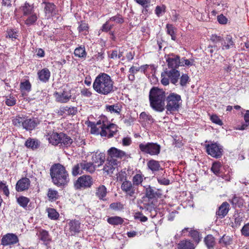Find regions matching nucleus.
Masks as SVG:
<instances>
[{
    "label": "nucleus",
    "instance_id": "obj_1",
    "mask_svg": "<svg viewBox=\"0 0 249 249\" xmlns=\"http://www.w3.org/2000/svg\"><path fill=\"white\" fill-rule=\"evenodd\" d=\"M92 87L97 93L107 95L114 91V82L110 75L105 72L99 73L94 79Z\"/></svg>",
    "mask_w": 249,
    "mask_h": 249
},
{
    "label": "nucleus",
    "instance_id": "obj_2",
    "mask_svg": "<svg viewBox=\"0 0 249 249\" xmlns=\"http://www.w3.org/2000/svg\"><path fill=\"white\" fill-rule=\"evenodd\" d=\"M117 131L116 125L109 123L105 117L91 125V133L95 135H100L102 137L110 138L113 137Z\"/></svg>",
    "mask_w": 249,
    "mask_h": 249
},
{
    "label": "nucleus",
    "instance_id": "obj_3",
    "mask_svg": "<svg viewBox=\"0 0 249 249\" xmlns=\"http://www.w3.org/2000/svg\"><path fill=\"white\" fill-rule=\"evenodd\" d=\"M50 176L53 183L58 187L65 186L70 181L65 167L60 163H55L50 168Z\"/></svg>",
    "mask_w": 249,
    "mask_h": 249
},
{
    "label": "nucleus",
    "instance_id": "obj_4",
    "mask_svg": "<svg viewBox=\"0 0 249 249\" xmlns=\"http://www.w3.org/2000/svg\"><path fill=\"white\" fill-rule=\"evenodd\" d=\"M149 97L150 106L153 109L160 112L163 111L166 98L165 91L153 87L150 90Z\"/></svg>",
    "mask_w": 249,
    "mask_h": 249
},
{
    "label": "nucleus",
    "instance_id": "obj_5",
    "mask_svg": "<svg viewBox=\"0 0 249 249\" xmlns=\"http://www.w3.org/2000/svg\"><path fill=\"white\" fill-rule=\"evenodd\" d=\"M166 105L165 108L167 114H173L178 111L182 105V100L180 95L172 92L166 98Z\"/></svg>",
    "mask_w": 249,
    "mask_h": 249
},
{
    "label": "nucleus",
    "instance_id": "obj_6",
    "mask_svg": "<svg viewBox=\"0 0 249 249\" xmlns=\"http://www.w3.org/2000/svg\"><path fill=\"white\" fill-rule=\"evenodd\" d=\"M96 169V165H94L91 162L82 160L74 165L72 169V175L76 176L78 175L85 173H93Z\"/></svg>",
    "mask_w": 249,
    "mask_h": 249
},
{
    "label": "nucleus",
    "instance_id": "obj_7",
    "mask_svg": "<svg viewBox=\"0 0 249 249\" xmlns=\"http://www.w3.org/2000/svg\"><path fill=\"white\" fill-rule=\"evenodd\" d=\"M139 148L142 152L151 156L158 155L160 151V146L154 142L140 143Z\"/></svg>",
    "mask_w": 249,
    "mask_h": 249
},
{
    "label": "nucleus",
    "instance_id": "obj_8",
    "mask_svg": "<svg viewBox=\"0 0 249 249\" xmlns=\"http://www.w3.org/2000/svg\"><path fill=\"white\" fill-rule=\"evenodd\" d=\"M205 147L208 154L213 158L218 159L223 155V146L217 142H211L206 144Z\"/></svg>",
    "mask_w": 249,
    "mask_h": 249
},
{
    "label": "nucleus",
    "instance_id": "obj_9",
    "mask_svg": "<svg viewBox=\"0 0 249 249\" xmlns=\"http://www.w3.org/2000/svg\"><path fill=\"white\" fill-rule=\"evenodd\" d=\"M53 125V124L50 123L47 126L46 129V135L47 139L48 140L50 143L53 145H57L59 144L60 138H62L61 134L63 133L60 132L58 133L55 132L54 129H52V127Z\"/></svg>",
    "mask_w": 249,
    "mask_h": 249
},
{
    "label": "nucleus",
    "instance_id": "obj_10",
    "mask_svg": "<svg viewBox=\"0 0 249 249\" xmlns=\"http://www.w3.org/2000/svg\"><path fill=\"white\" fill-rule=\"evenodd\" d=\"M121 190L129 197L136 198L138 188L125 178L121 185Z\"/></svg>",
    "mask_w": 249,
    "mask_h": 249
},
{
    "label": "nucleus",
    "instance_id": "obj_11",
    "mask_svg": "<svg viewBox=\"0 0 249 249\" xmlns=\"http://www.w3.org/2000/svg\"><path fill=\"white\" fill-rule=\"evenodd\" d=\"M107 155L110 159L117 158L125 160L131 158L130 154L114 147H112L107 150Z\"/></svg>",
    "mask_w": 249,
    "mask_h": 249
},
{
    "label": "nucleus",
    "instance_id": "obj_12",
    "mask_svg": "<svg viewBox=\"0 0 249 249\" xmlns=\"http://www.w3.org/2000/svg\"><path fill=\"white\" fill-rule=\"evenodd\" d=\"M81 223L78 220H71L68 222L66 226L65 231L69 236L74 235L80 231Z\"/></svg>",
    "mask_w": 249,
    "mask_h": 249
},
{
    "label": "nucleus",
    "instance_id": "obj_13",
    "mask_svg": "<svg viewBox=\"0 0 249 249\" xmlns=\"http://www.w3.org/2000/svg\"><path fill=\"white\" fill-rule=\"evenodd\" d=\"M93 184V179L90 176L83 175L79 177L75 183V187L77 189L90 187Z\"/></svg>",
    "mask_w": 249,
    "mask_h": 249
},
{
    "label": "nucleus",
    "instance_id": "obj_14",
    "mask_svg": "<svg viewBox=\"0 0 249 249\" xmlns=\"http://www.w3.org/2000/svg\"><path fill=\"white\" fill-rule=\"evenodd\" d=\"M165 58L169 69H177L180 66L181 59L179 56L174 53H170L165 55Z\"/></svg>",
    "mask_w": 249,
    "mask_h": 249
},
{
    "label": "nucleus",
    "instance_id": "obj_15",
    "mask_svg": "<svg viewBox=\"0 0 249 249\" xmlns=\"http://www.w3.org/2000/svg\"><path fill=\"white\" fill-rule=\"evenodd\" d=\"M18 241L19 239L17 235L14 233H8L2 236L1 239V245L11 248L12 246L17 244Z\"/></svg>",
    "mask_w": 249,
    "mask_h": 249
},
{
    "label": "nucleus",
    "instance_id": "obj_16",
    "mask_svg": "<svg viewBox=\"0 0 249 249\" xmlns=\"http://www.w3.org/2000/svg\"><path fill=\"white\" fill-rule=\"evenodd\" d=\"M54 96L56 101L61 103H67L71 97V91L66 89L60 92H55Z\"/></svg>",
    "mask_w": 249,
    "mask_h": 249
},
{
    "label": "nucleus",
    "instance_id": "obj_17",
    "mask_svg": "<svg viewBox=\"0 0 249 249\" xmlns=\"http://www.w3.org/2000/svg\"><path fill=\"white\" fill-rule=\"evenodd\" d=\"M42 4L44 5V11L47 18H51L56 14V7L53 3L44 1Z\"/></svg>",
    "mask_w": 249,
    "mask_h": 249
},
{
    "label": "nucleus",
    "instance_id": "obj_18",
    "mask_svg": "<svg viewBox=\"0 0 249 249\" xmlns=\"http://www.w3.org/2000/svg\"><path fill=\"white\" fill-rule=\"evenodd\" d=\"M31 181L27 178H23L18 181L16 185L17 192H22L28 190L30 186Z\"/></svg>",
    "mask_w": 249,
    "mask_h": 249
},
{
    "label": "nucleus",
    "instance_id": "obj_19",
    "mask_svg": "<svg viewBox=\"0 0 249 249\" xmlns=\"http://www.w3.org/2000/svg\"><path fill=\"white\" fill-rule=\"evenodd\" d=\"M119 163V161L116 159L108 160V161L104 166L103 170L107 173V175H110L113 173Z\"/></svg>",
    "mask_w": 249,
    "mask_h": 249
},
{
    "label": "nucleus",
    "instance_id": "obj_20",
    "mask_svg": "<svg viewBox=\"0 0 249 249\" xmlns=\"http://www.w3.org/2000/svg\"><path fill=\"white\" fill-rule=\"evenodd\" d=\"M234 42L232 40V36L231 35H227L224 37H223L221 43V46L223 50H229L234 47Z\"/></svg>",
    "mask_w": 249,
    "mask_h": 249
},
{
    "label": "nucleus",
    "instance_id": "obj_21",
    "mask_svg": "<svg viewBox=\"0 0 249 249\" xmlns=\"http://www.w3.org/2000/svg\"><path fill=\"white\" fill-rule=\"evenodd\" d=\"M107 193V189L104 185H100L96 188L95 196L100 200L106 201L107 200L106 198Z\"/></svg>",
    "mask_w": 249,
    "mask_h": 249
},
{
    "label": "nucleus",
    "instance_id": "obj_22",
    "mask_svg": "<svg viewBox=\"0 0 249 249\" xmlns=\"http://www.w3.org/2000/svg\"><path fill=\"white\" fill-rule=\"evenodd\" d=\"M77 112V108L74 107L63 106L59 108L58 113L60 115H74Z\"/></svg>",
    "mask_w": 249,
    "mask_h": 249
},
{
    "label": "nucleus",
    "instance_id": "obj_23",
    "mask_svg": "<svg viewBox=\"0 0 249 249\" xmlns=\"http://www.w3.org/2000/svg\"><path fill=\"white\" fill-rule=\"evenodd\" d=\"M37 75L39 81L43 83H47L50 79L51 72L48 68H44L38 71Z\"/></svg>",
    "mask_w": 249,
    "mask_h": 249
},
{
    "label": "nucleus",
    "instance_id": "obj_24",
    "mask_svg": "<svg viewBox=\"0 0 249 249\" xmlns=\"http://www.w3.org/2000/svg\"><path fill=\"white\" fill-rule=\"evenodd\" d=\"M168 77H169L172 84L177 85L178 83L179 77L180 76V72L175 69L166 70Z\"/></svg>",
    "mask_w": 249,
    "mask_h": 249
},
{
    "label": "nucleus",
    "instance_id": "obj_25",
    "mask_svg": "<svg viewBox=\"0 0 249 249\" xmlns=\"http://www.w3.org/2000/svg\"><path fill=\"white\" fill-rule=\"evenodd\" d=\"M105 160V154L104 153L97 151L93 154L92 157V163L97 164L96 166H99L103 164Z\"/></svg>",
    "mask_w": 249,
    "mask_h": 249
},
{
    "label": "nucleus",
    "instance_id": "obj_26",
    "mask_svg": "<svg viewBox=\"0 0 249 249\" xmlns=\"http://www.w3.org/2000/svg\"><path fill=\"white\" fill-rule=\"evenodd\" d=\"M145 196L149 199H154L160 197L161 194L156 191L150 185L144 186Z\"/></svg>",
    "mask_w": 249,
    "mask_h": 249
},
{
    "label": "nucleus",
    "instance_id": "obj_27",
    "mask_svg": "<svg viewBox=\"0 0 249 249\" xmlns=\"http://www.w3.org/2000/svg\"><path fill=\"white\" fill-rule=\"evenodd\" d=\"M24 120L22 127L26 130H32L37 125V122L34 118H28L25 117Z\"/></svg>",
    "mask_w": 249,
    "mask_h": 249
},
{
    "label": "nucleus",
    "instance_id": "obj_28",
    "mask_svg": "<svg viewBox=\"0 0 249 249\" xmlns=\"http://www.w3.org/2000/svg\"><path fill=\"white\" fill-rule=\"evenodd\" d=\"M39 239L44 242V244L47 246L50 244L51 238L49 235V232L44 230L41 229L37 233Z\"/></svg>",
    "mask_w": 249,
    "mask_h": 249
},
{
    "label": "nucleus",
    "instance_id": "obj_29",
    "mask_svg": "<svg viewBox=\"0 0 249 249\" xmlns=\"http://www.w3.org/2000/svg\"><path fill=\"white\" fill-rule=\"evenodd\" d=\"M229 210V204L227 202H224L216 211V215L219 218H222L228 213Z\"/></svg>",
    "mask_w": 249,
    "mask_h": 249
},
{
    "label": "nucleus",
    "instance_id": "obj_30",
    "mask_svg": "<svg viewBox=\"0 0 249 249\" xmlns=\"http://www.w3.org/2000/svg\"><path fill=\"white\" fill-rule=\"evenodd\" d=\"M40 144V142L36 139L29 138L25 142V145L28 148L32 150L37 149Z\"/></svg>",
    "mask_w": 249,
    "mask_h": 249
},
{
    "label": "nucleus",
    "instance_id": "obj_31",
    "mask_svg": "<svg viewBox=\"0 0 249 249\" xmlns=\"http://www.w3.org/2000/svg\"><path fill=\"white\" fill-rule=\"evenodd\" d=\"M106 110L111 113H116L117 115L120 114L122 110V106L120 104H116L112 105H107Z\"/></svg>",
    "mask_w": 249,
    "mask_h": 249
},
{
    "label": "nucleus",
    "instance_id": "obj_32",
    "mask_svg": "<svg viewBox=\"0 0 249 249\" xmlns=\"http://www.w3.org/2000/svg\"><path fill=\"white\" fill-rule=\"evenodd\" d=\"M195 248L194 244L188 240L181 241L178 245V249H195Z\"/></svg>",
    "mask_w": 249,
    "mask_h": 249
},
{
    "label": "nucleus",
    "instance_id": "obj_33",
    "mask_svg": "<svg viewBox=\"0 0 249 249\" xmlns=\"http://www.w3.org/2000/svg\"><path fill=\"white\" fill-rule=\"evenodd\" d=\"M147 165L148 168L153 172H157L160 169H162L159 162L154 160H151L148 161L147 162Z\"/></svg>",
    "mask_w": 249,
    "mask_h": 249
},
{
    "label": "nucleus",
    "instance_id": "obj_34",
    "mask_svg": "<svg viewBox=\"0 0 249 249\" xmlns=\"http://www.w3.org/2000/svg\"><path fill=\"white\" fill-rule=\"evenodd\" d=\"M62 138H60L59 144L64 147L70 146L73 142V140L65 133L61 134Z\"/></svg>",
    "mask_w": 249,
    "mask_h": 249
},
{
    "label": "nucleus",
    "instance_id": "obj_35",
    "mask_svg": "<svg viewBox=\"0 0 249 249\" xmlns=\"http://www.w3.org/2000/svg\"><path fill=\"white\" fill-rule=\"evenodd\" d=\"M23 15L26 16L35 13L34 8L32 5L30 4L28 2H26L24 5L21 7Z\"/></svg>",
    "mask_w": 249,
    "mask_h": 249
},
{
    "label": "nucleus",
    "instance_id": "obj_36",
    "mask_svg": "<svg viewBox=\"0 0 249 249\" xmlns=\"http://www.w3.org/2000/svg\"><path fill=\"white\" fill-rule=\"evenodd\" d=\"M144 178V176L142 173H137L133 177L132 183L138 188L139 186L142 185Z\"/></svg>",
    "mask_w": 249,
    "mask_h": 249
},
{
    "label": "nucleus",
    "instance_id": "obj_37",
    "mask_svg": "<svg viewBox=\"0 0 249 249\" xmlns=\"http://www.w3.org/2000/svg\"><path fill=\"white\" fill-rule=\"evenodd\" d=\"M204 242L208 249H213L215 245V238L211 234H209L205 237Z\"/></svg>",
    "mask_w": 249,
    "mask_h": 249
},
{
    "label": "nucleus",
    "instance_id": "obj_38",
    "mask_svg": "<svg viewBox=\"0 0 249 249\" xmlns=\"http://www.w3.org/2000/svg\"><path fill=\"white\" fill-rule=\"evenodd\" d=\"M166 29L167 34L171 36V39L175 41L177 38L176 34L177 28L172 24H167Z\"/></svg>",
    "mask_w": 249,
    "mask_h": 249
},
{
    "label": "nucleus",
    "instance_id": "obj_39",
    "mask_svg": "<svg viewBox=\"0 0 249 249\" xmlns=\"http://www.w3.org/2000/svg\"><path fill=\"white\" fill-rule=\"evenodd\" d=\"M26 17H27V18L25 20V23L27 26L34 24L38 18V16L36 13L26 16Z\"/></svg>",
    "mask_w": 249,
    "mask_h": 249
},
{
    "label": "nucleus",
    "instance_id": "obj_40",
    "mask_svg": "<svg viewBox=\"0 0 249 249\" xmlns=\"http://www.w3.org/2000/svg\"><path fill=\"white\" fill-rule=\"evenodd\" d=\"M74 55L79 58H85L87 56V53L84 46H80L76 48L74 52Z\"/></svg>",
    "mask_w": 249,
    "mask_h": 249
},
{
    "label": "nucleus",
    "instance_id": "obj_41",
    "mask_svg": "<svg viewBox=\"0 0 249 249\" xmlns=\"http://www.w3.org/2000/svg\"><path fill=\"white\" fill-rule=\"evenodd\" d=\"M17 198V202L18 204L23 209H26L30 200L28 197L24 196H20Z\"/></svg>",
    "mask_w": 249,
    "mask_h": 249
},
{
    "label": "nucleus",
    "instance_id": "obj_42",
    "mask_svg": "<svg viewBox=\"0 0 249 249\" xmlns=\"http://www.w3.org/2000/svg\"><path fill=\"white\" fill-rule=\"evenodd\" d=\"M107 221L109 224L116 226L122 224L124 221L122 217L115 216L108 218Z\"/></svg>",
    "mask_w": 249,
    "mask_h": 249
},
{
    "label": "nucleus",
    "instance_id": "obj_43",
    "mask_svg": "<svg viewBox=\"0 0 249 249\" xmlns=\"http://www.w3.org/2000/svg\"><path fill=\"white\" fill-rule=\"evenodd\" d=\"M230 202L231 203L232 206L234 208L241 207L243 205V199L239 196H237L235 195L230 200Z\"/></svg>",
    "mask_w": 249,
    "mask_h": 249
},
{
    "label": "nucleus",
    "instance_id": "obj_44",
    "mask_svg": "<svg viewBox=\"0 0 249 249\" xmlns=\"http://www.w3.org/2000/svg\"><path fill=\"white\" fill-rule=\"evenodd\" d=\"M48 216L49 218L52 220H57L59 216V213L53 208H48L46 209Z\"/></svg>",
    "mask_w": 249,
    "mask_h": 249
},
{
    "label": "nucleus",
    "instance_id": "obj_45",
    "mask_svg": "<svg viewBox=\"0 0 249 249\" xmlns=\"http://www.w3.org/2000/svg\"><path fill=\"white\" fill-rule=\"evenodd\" d=\"M195 65V61L194 59H186L185 57L181 59L180 66L190 67Z\"/></svg>",
    "mask_w": 249,
    "mask_h": 249
},
{
    "label": "nucleus",
    "instance_id": "obj_46",
    "mask_svg": "<svg viewBox=\"0 0 249 249\" xmlns=\"http://www.w3.org/2000/svg\"><path fill=\"white\" fill-rule=\"evenodd\" d=\"M109 208L114 211H120L124 209V205L120 202H114L110 204Z\"/></svg>",
    "mask_w": 249,
    "mask_h": 249
},
{
    "label": "nucleus",
    "instance_id": "obj_47",
    "mask_svg": "<svg viewBox=\"0 0 249 249\" xmlns=\"http://www.w3.org/2000/svg\"><path fill=\"white\" fill-rule=\"evenodd\" d=\"M25 117L16 116L13 120V124L17 127H22Z\"/></svg>",
    "mask_w": 249,
    "mask_h": 249
},
{
    "label": "nucleus",
    "instance_id": "obj_48",
    "mask_svg": "<svg viewBox=\"0 0 249 249\" xmlns=\"http://www.w3.org/2000/svg\"><path fill=\"white\" fill-rule=\"evenodd\" d=\"M48 197L50 200H55L58 198V192L55 190L49 189L47 194Z\"/></svg>",
    "mask_w": 249,
    "mask_h": 249
},
{
    "label": "nucleus",
    "instance_id": "obj_49",
    "mask_svg": "<svg viewBox=\"0 0 249 249\" xmlns=\"http://www.w3.org/2000/svg\"><path fill=\"white\" fill-rule=\"evenodd\" d=\"M20 89L22 91H30L31 89V84L29 80H25V81L21 82L20 84Z\"/></svg>",
    "mask_w": 249,
    "mask_h": 249
},
{
    "label": "nucleus",
    "instance_id": "obj_50",
    "mask_svg": "<svg viewBox=\"0 0 249 249\" xmlns=\"http://www.w3.org/2000/svg\"><path fill=\"white\" fill-rule=\"evenodd\" d=\"M161 83L164 86H167L169 84L170 78L168 77L166 70L161 74Z\"/></svg>",
    "mask_w": 249,
    "mask_h": 249
},
{
    "label": "nucleus",
    "instance_id": "obj_51",
    "mask_svg": "<svg viewBox=\"0 0 249 249\" xmlns=\"http://www.w3.org/2000/svg\"><path fill=\"white\" fill-rule=\"evenodd\" d=\"M140 118L148 123H151L153 122V119L152 117L145 112H142L141 113Z\"/></svg>",
    "mask_w": 249,
    "mask_h": 249
},
{
    "label": "nucleus",
    "instance_id": "obj_52",
    "mask_svg": "<svg viewBox=\"0 0 249 249\" xmlns=\"http://www.w3.org/2000/svg\"><path fill=\"white\" fill-rule=\"evenodd\" d=\"M2 191L3 193L6 196H9L10 192L8 185L4 181H0V192Z\"/></svg>",
    "mask_w": 249,
    "mask_h": 249
},
{
    "label": "nucleus",
    "instance_id": "obj_53",
    "mask_svg": "<svg viewBox=\"0 0 249 249\" xmlns=\"http://www.w3.org/2000/svg\"><path fill=\"white\" fill-rule=\"evenodd\" d=\"M221 167V163L219 162H215L213 163L211 170L216 175H219L220 169Z\"/></svg>",
    "mask_w": 249,
    "mask_h": 249
},
{
    "label": "nucleus",
    "instance_id": "obj_54",
    "mask_svg": "<svg viewBox=\"0 0 249 249\" xmlns=\"http://www.w3.org/2000/svg\"><path fill=\"white\" fill-rule=\"evenodd\" d=\"M110 21L108 19L105 22V23H104L102 25V28L101 29V30L102 32H107L109 31L113 28V27L114 26V25L110 24L109 23Z\"/></svg>",
    "mask_w": 249,
    "mask_h": 249
},
{
    "label": "nucleus",
    "instance_id": "obj_55",
    "mask_svg": "<svg viewBox=\"0 0 249 249\" xmlns=\"http://www.w3.org/2000/svg\"><path fill=\"white\" fill-rule=\"evenodd\" d=\"M223 36H217L216 35H212L211 36V40L214 44L217 45L221 44L222 41Z\"/></svg>",
    "mask_w": 249,
    "mask_h": 249
},
{
    "label": "nucleus",
    "instance_id": "obj_56",
    "mask_svg": "<svg viewBox=\"0 0 249 249\" xmlns=\"http://www.w3.org/2000/svg\"><path fill=\"white\" fill-rule=\"evenodd\" d=\"M89 26L88 24L86 22H81L78 26V31L80 32H85L84 34L87 35L88 32Z\"/></svg>",
    "mask_w": 249,
    "mask_h": 249
},
{
    "label": "nucleus",
    "instance_id": "obj_57",
    "mask_svg": "<svg viewBox=\"0 0 249 249\" xmlns=\"http://www.w3.org/2000/svg\"><path fill=\"white\" fill-rule=\"evenodd\" d=\"M189 81V77L187 74H183L180 78L179 84L182 87L186 86L187 83Z\"/></svg>",
    "mask_w": 249,
    "mask_h": 249
},
{
    "label": "nucleus",
    "instance_id": "obj_58",
    "mask_svg": "<svg viewBox=\"0 0 249 249\" xmlns=\"http://www.w3.org/2000/svg\"><path fill=\"white\" fill-rule=\"evenodd\" d=\"M18 36V33L16 32L14 30L8 29L7 31V35L6 37L9 38L12 40L17 38Z\"/></svg>",
    "mask_w": 249,
    "mask_h": 249
},
{
    "label": "nucleus",
    "instance_id": "obj_59",
    "mask_svg": "<svg viewBox=\"0 0 249 249\" xmlns=\"http://www.w3.org/2000/svg\"><path fill=\"white\" fill-rule=\"evenodd\" d=\"M110 21H114L118 24H122L124 22L123 17L120 15H117L111 17L109 19Z\"/></svg>",
    "mask_w": 249,
    "mask_h": 249
},
{
    "label": "nucleus",
    "instance_id": "obj_60",
    "mask_svg": "<svg viewBox=\"0 0 249 249\" xmlns=\"http://www.w3.org/2000/svg\"><path fill=\"white\" fill-rule=\"evenodd\" d=\"M189 235L194 239L197 244L199 242V234L198 231L191 230L189 231Z\"/></svg>",
    "mask_w": 249,
    "mask_h": 249
},
{
    "label": "nucleus",
    "instance_id": "obj_61",
    "mask_svg": "<svg viewBox=\"0 0 249 249\" xmlns=\"http://www.w3.org/2000/svg\"><path fill=\"white\" fill-rule=\"evenodd\" d=\"M165 7L164 6H157L155 9V14L158 17H160L165 13Z\"/></svg>",
    "mask_w": 249,
    "mask_h": 249
},
{
    "label": "nucleus",
    "instance_id": "obj_62",
    "mask_svg": "<svg viewBox=\"0 0 249 249\" xmlns=\"http://www.w3.org/2000/svg\"><path fill=\"white\" fill-rule=\"evenodd\" d=\"M211 120L212 122L215 124L221 126L223 124L222 121L216 115H212L211 116Z\"/></svg>",
    "mask_w": 249,
    "mask_h": 249
},
{
    "label": "nucleus",
    "instance_id": "obj_63",
    "mask_svg": "<svg viewBox=\"0 0 249 249\" xmlns=\"http://www.w3.org/2000/svg\"><path fill=\"white\" fill-rule=\"evenodd\" d=\"M81 94L82 96L86 97H90L92 95V92L89 89L84 88L81 90Z\"/></svg>",
    "mask_w": 249,
    "mask_h": 249
},
{
    "label": "nucleus",
    "instance_id": "obj_64",
    "mask_svg": "<svg viewBox=\"0 0 249 249\" xmlns=\"http://www.w3.org/2000/svg\"><path fill=\"white\" fill-rule=\"evenodd\" d=\"M241 232L245 236H249V223L245 224L241 230Z\"/></svg>",
    "mask_w": 249,
    "mask_h": 249
}]
</instances>
